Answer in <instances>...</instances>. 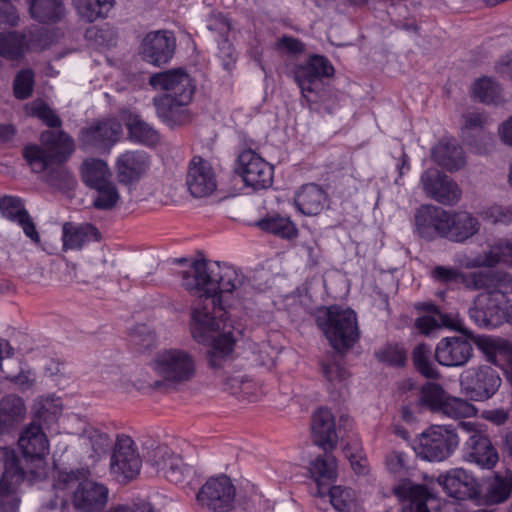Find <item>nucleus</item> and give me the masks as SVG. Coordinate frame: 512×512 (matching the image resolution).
<instances>
[{"label": "nucleus", "mask_w": 512, "mask_h": 512, "mask_svg": "<svg viewBox=\"0 0 512 512\" xmlns=\"http://www.w3.org/2000/svg\"><path fill=\"white\" fill-rule=\"evenodd\" d=\"M483 217L493 224L507 225L512 223V208L494 205L483 212Z\"/></svg>", "instance_id": "obj_57"}, {"label": "nucleus", "mask_w": 512, "mask_h": 512, "mask_svg": "<svg viewBox=\"0 0 512 512\" xmlns=\"http://www.w3.org/2000/svg\"><path fill=\"white\" fill-rule=\"evenodd\" d=\"M443 490L457 500L476 498L478 483L472 474L463 468H454L437 479Z\"/></svg>", "instance_id": "obj_22"}, {"label": "nucleus", "mask_w": 512, "mask_h": 512, "mask_svg": "<svg viewBox=\"0 0 512 512\" xmlns=\"http://www.w3.org/2000/svg\"><path fill=\"white\" fill-rule=\"evenodd\" d=\"M473 95L480 102L486 104H498L503 98L501 88L491 78H481L475 81L473 85Z\"/></svg>", "instance_id": "obj_49"}, {"label": "nucleus", "mask_w": 512, "mask_h": 512, "mask_svg": "<svg viewBox=\"0 0 512 512\" xmlns=\"http://www.w3.org/2000/svg\"><path fill=\"white\" fill-rule=\"evenodd\" d=\"M473 356L471 343L463 337H446L439 341L435 349V358L442 366L459 367L465 365Z\"/></svg>", "instance_id": "obj_21"}, {"label": "nucleus", "mask_w": 512, "mask_h": 512, "mask_svg": "<svg viewBox=\"0 0 512 512\" xmlns=\"http://www.w3.org/2000/svg\"><path fill=\"white\" fill-rule=\"evenodd\" d=\"M407 455L400 451H391L386 455L385 465L389 472L402 473L407 468Z\"/></svg>", "instance_id": "obj_63"}, {"label": "nucleus", "mask_w": 512, "mask_h": 512, "mask_svg": "<svg viewBox=\"0 0 512 512\" xmlns=\"http://www.w3.org/2000/svg\"><path fill=\"white\" fill-rule=\"evenodd\" d=\"M424 193L443 205H454L461 198L458 184L437 169H428L420 178Z\"/></svg>", "instance_id": "obj_16"}, {"label": "nucleus", "mask_w": 512, "mask_h": 512, "mask_svg": "<svg viewBox=\"0 0 512 512\" xmlns=\"http://www.w3.org/2000/svg\"><path fill=\"white\" fill-rule=\"evenodd\" d=\"M477 410L468 401L452 397L447 394L438 413L445 415L452 419L472 417L476 414Z\"/></svg>", "instance_id": "obj_48"}, {"label": "nucleus", "mask_w": 512, "mask_h": 512, "mask_svg": "<svg viewBox=\"0 0 512 512\" xmlns=\"http://www.w3.org/2000/svg\"><path fill=\"white\" fill-rule=\"evenodd\" d=\"M469 317L479 327L495 328L502 322L503 310L489 294L480 293L469 309Z\"/></svg>", "instance_id": "obj_26"}, {"label": "nucleus", "mask_w": 512, "mask_h": 512, "mask_svg": "<svg viewBox=\"0 0 512 512\" xmlns=\"http://www.w3.org/2000/svg\"><path fill=\"white\" fill-rule=\"evenodd\" d=\"M149 84L154 90L164 92L158 97L180 98L181 101H192L196 91L193 78L183 68L154 73L149 77Z\"/></svg>", "instance_id": "obj_13"}, {"label": "nucleus", "mask_w": 512, "mask_h": 512, "mask_svg": "<svg viewBox=\"0 0 512 512\" xmlns=\"http://www.w3.org/2000/svg\"><path fill=\"white\" fill-rule=\"evenodd\" d=\"M312 434L314 443L324 451H331L337 445L338 436L335 421L328 409H319L312 418Z\"/></svg>", "instance_id": "obj_28"}, {"label": "nucleus", "mask_w": 512, "mask_h": 512, "mask_svg": "<svg viewBox=\"0 0 512 512\" xmlns=\"http://www.w3.org/2000/svg\"><path fill=\"white\" fill-rule=\"evenodd\" d=\"M428 310L433 315H425L418 318L415 322L416 328L425 335L432 334L438 328L445 326L454 330L460 331L461 333L467 334L468 331L461 323V321L452 318L447 314L441 313L437 307L433 304L427 305Z\"/></svg>", "instance_id": "obj_34"}, {"label": "nucleus", "mask_w": 512, "mask_h": 512, "mask_svg": "<svg viewBox=\"0 0 512 512\" xmlns=\"http://www.w3.org/2000/svg\"><path fill=\"white\" fill-rule=\"evenodd\" d=\"M150 167V158L144 151H125L116 160V171L121 183L138 181Z\"/></svg>", "instance_id": "obj_24"}, {"label": "nucleus", "mask_w": 512, "mask_h": 512, "mask_svg": "<svg viewBox=\"0 0 512 512\" xmlns=\"http://www.w3.org/2000/svg\"><path fill=\"white\" fill-rule=\"evenodd\" d=\"M432 158L439 166L449 171L459 170L466 163L462 147L450 139H442L433 147Z\"/></svg>", "instance_id": "obj_31"}, {"label": "nucleus", "mask_w": 512, "mask_h": 512, "mask_svg": "<svg viewBox=\"0 0 512 512\" xmlns=\"http://www.w3.org/2000/svg\"><path fill=\"white\" fill-rule=\"evenodd\" d=\"M416 231L426 240L446 238L449 233V211L434 205L420 206L414 216Z\"/></svg>", "instance_id": "obj_17"}, {"label": "nucleus", "mask_w": 512, "mask_h": 512, "mask_svg": "<svg viewBox=\"0 0 512 512\" xmlns=\"http://www.w3.org/2000/svg\"><path fill=\"white\" fill-rule=\"evenodd\" d=\"M446 396L447 393L439 384L428 382L422 386L418 402L419 405L438 413Z\"/></svg>", "instance_id": "obj_47"}, {"label": "nucleus", "mask_w": 512, "mask_h": 512, "mask_svg": "<svg viewBox=\"0 0 512 512\" xmlns=\"http://www.w3.org/2000/svg\"><path fill=\"white\" fill-rule=\"evenodd\" d=\"M196 501L209 512H231L235 508L236 488L226 475L210 477L200 487Z\"/></svg>", "instance_id": "obj_9"}, {"label": "nucleus", "mask_w": 512, "mask_h": 512, "mask_svg": "<svg viewBox=\"0 0 512 512\" xmlns=\"http://www.w3.org/2000/svg\"><path fill=\"white\" fill-rule=\"evenodd\" d=\"M263 395L264 389L262 385L259 382L246 377L239 399L246 400L248 402H256L260 400Z\"/></svg>", "instance_id": "obj_62"}, {"label": "nucleus", "mask_w": 512, "mask_h": 512, "mask_svg": "<svg viewBox=\"0 0 512 512\" xmlns=\"http://www.w3.org/2000/svg\"><path fill=\"white\" fill-rule=\"evenodd\" d=\"M207 27L210 31L223 37L224 40H227V36L231 29L230 22L221 14H212L208 19Z\"/></svg>", "instance_id": "obj_64"}, {"label": "nucleus", "mask_w": 512, "mask_h": 512, "mask_svg": "<svg viewBox=\"0 0 512 512\" xmlns=\"http://www.w3.org/2000/svg\"><path fill=\"white\" fill-rule=\"evenodd\" d=\"M297 209L306 216L320 214L327 202V193L317 184H306L295 196Z\"/></svg>", "instance_id": "obj_30"}, {"label": "nucleus", "mask_w": 512, "mask_h": 512, "mask_svg": "<svg viewBox=\"0 0 512 512\" xmlns=\"http://www.w3.org/2000/svg\"><path fill=\"white\" fill-rule=\"evenodd\" d=\"M182 285L198 298L191 308L192 337L198 343L211 344L209 363L218 368L222 359L232 352L236 341L232 325L224 319L222 296L235 293L243 297L244 275L227 264L196 260L182 273Z\"/></svg>", "instance_id": "obj_1"}, {"label": "nucleus", "mask_w": 512, "mask_h": 512, "mask_svg": "<svg viewBox=\"0 0 512 512\" xmlns=\"http://www.w3.org/2000/svg\"><path fill=\"white\" fill-rule=\"evenodd\" d=\"M86 38L102 47L113 46L116 41L114 32L109 28L92 27L86 31Z\"/></svg>", "instance_id": "obj_58"}, {"label": "nucleus", "mask_w": 512, "mask_h": 512, "mask_svg": "<svg viewBox=\"0 0 512 512\" xmlns=\"http://www.w3.org/2000/svg\"><path fill=\"white\" fill-rule=\"evenodd\" d=\"M87 438L91 444L92 449L97 455L106 453L112 443L108 434L97 429L88 430Z\"/></svg>", "instance_id": "obj_60"}, {"label": "nucleus", "mask_w": 512, "mask_h": 512, "mask_svg": "<svg viewBox=\"0 0 512 512\" xmlns=\"http://www.w3.org/2000/svg\"><path fill=\"white\" fill-rule=\"evenodd\" d=\"M62 232L63 247L65 249H81L85 244L100 239L98 229L89 223L80 225L65 223L62 227Z\"/></svg>", "instance_id": "obj_33"}, {"label": "nucleus", "mask_w": 512, "mask_h": 512, "mask_svg": "<svg viewBox=\"0 0 512 512\" xmlns=\"http://www.w3.org/2000/svg\"><path fill=\"white\" fill-rule=\"evenodd\" d=\"M82 179L90 188L102 187L105 183L111 181V171L107 163L101 159H87L83 162Z\"/></svg>", "instance_id": "obj_40"}, {"label": "nucleus", "mask_w": 512, "mask_h": 512, "mask_svg": "<svg viewBox=\"0 0 512 512\" xmlns=\"http://www.w3.org/2000/svg\"><path fill=\"white\" fill-rule=\"evenodd\" d=\"M472 290H483L501 305L512 294V276L502 271L474 272Z\"/></svg>", "instance_id": "obj_23"}, {"label": "nucleus", "mask_w": 512, "mask_h": 512, "mask_svg": "<svg viewBox=\"0 0 512 512\" xmlns=\"http://www.w3.org/2000/svg\"><path fill=\"white\" fill-rule=\"evenodd\" d=\"M459 381L463 393L473 401L490 399L501 385L498 372L488 365L465 369L460 374Z\"/></svg>", "instance_id": "obj_10"}, {"label": "nucleus", "mask_w": 512, "mask_h": 512, "mask_svg": "<svg viewBox=\"0 0 512 512\" xmlns=\"http://www.w3.org/2000/svg\"><path fill=\"white\" fill-rule=\"evenodd\" d=\"M34 74L32 70L20 71L14 79V94L18 99L28 98L33 90Z\"/></svg>", "instance_id": "obj_56"}, {"label": "nucleus", "mask_w": 512, "mask_h": 512, "mask_svg": "<svg viewBox=\"0 0 512 512\" xmlns=\"http://www.w3.org/2000/svg\"><path fill=\"white\" fill-rule=\"evenodd\" d=\"M18 445L23 452L26 464L32 467L24 469L21 459L14 451H6L4 455L3 472L0 478V510L8 512L18 507L14 496L22 482L37 481L46 475L45 457L49 452L48 439L42 428L30 424L21 433Z\"/></svg>", "instance_id": "obj_2"}, {"label": "nucleus", "mask_w": 512, "mask_h": 512, "mask_svg": "<svg viewBox=\"0 0 512 512\" xmlns=\"http://www.w3.org/2000/svg\"><path fill=\"white\" fill-rule=\"evenodd\" d=\"M122 134V125L115 119L92 123L80 131L79 146L86 152L109 153Z\"/></svg>", "instance_id": "obj_12"}, {"label": "nucleus", "mask_w": 512, "mask_h": 512, "mask_svg": "<svg viewBox=\"0 0 512 512\" xmlns=\"http://www.w3.org/2000/svg\"><path fill=\"white\" fill-rule=\"evenodd\" d=\"M175 47L176 40L171 32L154 31L143 38L140 54L146 62L154 66H161L172 59Z\"/></svg>", "instance_id": "obj_18"}, {"label": "nucleus", "mask_w": 512, "mask_h": 512, "mask_svg": "<svg viewBox=\"0 0 512 512\" xmlns=\"http://www.w3.org/2000/svg\"><path fill=\"white\" fill-rule=\"evenodd\" d=\"M376 358L383 363L402 366L404 365L407 355L403 348L398 345L388 344L375 352Z\"/></svg>", "instance_id": "obj_53"}, {"label": "nucleus", "mask_w": 512, "mask_h": 512, "mask_svg": "<svg viewBox=\"0 0 512 512\" xmlns=\"http://www.w3.org/2000/svg\"><path fill=\"white\" fill-rule=\"evenodd\" d=\"M511 491V483L504 478L497 477L489 486L487 501L490 504L503 503L509 498Z\"/></svg>", "instance_id": "obj_54"}, {"label": "nucleus", "mask_w": 512, "mask_h": 512, "mask_svg": "<svg viewBox=\"0 0 512 512\" xmlns=\"http://www.w3.org/2000/svg\"><path fill=\"white\" fill-rule=\"evenodd\" d=\"M318 327L330 345L338 352H344L359 339V327L354 310L340 305H331L318 310Z\"/></svg>", "instance_id": "obj_4"}, {"label": "nucleus", "mask_w": 512, "mask_h": 512, "mask_svg": "<svg viewBox=\"0 0 512 512\" xmlns=\"http://www.w3.org/2000/svg\"><path fill=\"white\" fill-rule=\"evenodd\" d=\"M475 344L486 355L488 361L493 363H497L498 357L506 360L512 353V344L501 338L479 336L475 339Z\"/></svg>", "instance_id": "obj_42"}, {"label": "nucleus", "mask_w": 512, "mask_h": 512, "mask_svg": "<svg viewBox=\"0 0 512 512\" xmlns=\"http://www.w3.org/2000/svg\"><path fill=\"white\" fill-rule=\"evenodd\" d=\"M115 0H72L77 15L87 23L107 17Z\"/></svg>", "instance_id": "obj_39"}, {"label": "nucleus", "mask_w": 512, "mask_h": 512, "mask_svg": "<svg viewBox=\"0 0 512 512\" xmlns=\"http://www.w3.org/2000/svg\"><path fill=\"white\" fill-rule=\"evenodd\" d=\"M32 113L41 119L49 127H59L60 118L43 102H34L32 104Z\"/></svg>", "instance_id": "obj_61"}, {"label": "nucleus", "mask_w": 512, "mask_h": 512, "mask_svg": "<svg viewBox=\"0 0 512 512\" xmlns=\"http://www.w3.org/2000/svg\"><path fill=\"white\" fill-rule=\"evenodd\" d=\"M430 278L442 285L463 284L472 290L474 273L465 274L460 269L450 266L435 265L429 272Z\"/></svg>", "instance_id": "obj_41"}, {"label": "nucleus", "mask_w": 512, "mask_h": 512, "mask_svg": "<svg viewBox=\"0 0 512 512\" xmlns=\"http://www.w3.org/2000/svg\"><path fill=\"white\" fill-rule=\"evenodd\" d=\"M393 491L399 499L409 501L412 512H430L426 502L431 494L425 486L406 482L394 487Z\"/></svg>", "instance_id": "obj_38"}, {"label": "nucleus", "mask_w": 512, "mask_h": 512, "mask_svg": "<svg viewBox=\"0 0 512 512\" xmlns=\"http://www.w3.org/2000/svg\"><path fill=\"white\" fill-rule=\"evenodd\" d=\"M332 506L338 512H356L357 503L355 493L350 488L333 486L327 489Z\"/></svg>", "instance_id": "obj_50"}, {"label": "nucleus", "mask_w": 512, "mask_h": 512, "mask_svg": "<svg viewBox=\"0 0 512 512\" xmlns=\"http://www.w3.org/2000/svg\"><path fill=\"white\" fill-rule=\"evenodd\" d=\"M431 348L427 344H418L412 353V360L415 368L426 378L438 379L439 371L431 361Z\"/></svg>", "instance_id": "obj_46"}, {"label": "nucleus", "mask_w": 512, "mask_h": 512, "mask_svg": "<svg viewBox=\"0 0 512 512\" xmlns=\"http://www.w3.org/2000/svg\"><path fill=\"white\" fill-rule=\"evenodd\" d=\"M238 172L245 185L254 190L266 189L272 185L273 166L251 149L239 154Z\"/></svg>", "instance_id": "obj_15"}, {"label": "nucleus", "mask_w": 512, "mask_h": 512, "mask_svg": "<svg viewBox=\"0 0 512 512\" xmlns=\"http://www.w3.org/2000/svg\"><path fill=\"white\" fill-rule=\"evenodd\" d=\"M294 78L298 84L302 96L309 103H316L320 99L323 90L322 79L334 75V67L324 56H310L304 63L294 68Z\"/></svg>", "instance_id": "obj_7"}, {"label": "nucleus", "mask_w": 512, "mask_h": 512, "mask_svg": "<svg viewBox=\"0 0 512 512\" xmlns=\"http://www.w3.org/2000/svg\"><path fill=\"white\" fill-rule=\"evenodd\" d=\"M322 374L327 382L329 390H342L349 378V372L336 360H328L323 362Z\"/></svg>", "instance_id": "obj_45"}, {"label": "nucleus", "mask_w": 512, "mask_h": 512, "mask_svg": "<svg viewBox=\"0 0 512 512\" xmlns=\"http://www.w3.org/2000/svg\"><path fill=\"white\" fill-rule=\"evenodd\" d=\"M153 369L167 385H182L196 376L197 360L188 350L164 349L156 354Z\"/></svg>", "instance_id": "obj_5"}, {"label": "nucleus", "mask_w": 512, "mask_h": 512, "mask_svg": "<svg viewBox=\"0 0 512 512\" xmlns=\"http://www.w3.org/2000/svg\"><path fill=\"white\" fill-rule=\"evenodd\" d=\"M142 460L133 439L119 435L110 459V473L120 483L134 479L140 472Z\"/></svg>", "instance_id": "obj_11"}, {"label": "nucleus", "mask_w": 512, "mask_h": 512, "mask_svg": "<svg viewBox=\"0 0 512 512\" xmlns=\"http://www.w3.org/2000/svg\"><path fill=\"white\" fill-rule=\"evenodd\" d=\"M501 262L512 265V240L500 239L483 256H478L468 262L466 267L494 266Z\"/></svg>", "instance_id": "obj_36"}, {"label": "nucleus", "mask_w": 512, "mask_h": 512, "mask_svg": "<svg viewBox=\"0 0 512 512\" xmlns=\"http://www.w3.org/2000/svg\"><path fill=\"white\" fill-rule=\"evenodd\" d=\"M486 122V118L480 113H467L464 115L463 133L469 130L479 129V138L481 145L469 141V145L475 148L478 154H484L491 150L493 138L489 133L482 130V126Z\"/></svg>", "instance_id": "obj_43"}, {"label": "nucleus", "mask_w": 512, "mask_h": 512, "mask_svg": "<svg viewBox=\"0 0 512 512\" xmlns=\"http://www.w3.org/2000/svg\"><path fill=\"white\" fill-rule=\"evenodd\" d=\"M32 19L42 24L57 23L65 16L62 0H27Z\"/></svg>", "instance_id": "obj_35"}, {"label": "nucleus", "mask_w": 512, "mask_h": 512, "mask_svg": "<svg viewBox=\"0 0 512 512\" xmlns=\"http://www.w3.org/2000/svg\"><path fill=\"white\" fill-rule=\"evenodd\" d=\"M448 229L446 238L461 243L478 233L480 223L468 212H449Z\"/></svg>", "instance_id": "obj_32"}, {"label": "nucleus", "mask_w": 512, "mask_h": 512, "mask_svg": "<svg viewBox=\"0 0 512 512\" xmlns=\"http://www.w3.org/2000/svg\"><path fill=\"white\" fill-rule=\"evenodd\" d=\"M40 141L43 148L29 145L23 150L24 158L31 169L36 173H41L56 164V169L49 172L47 181L53 186L69 185L73 180L72 176L61 164L73 153L74 140L63 131L46 130L41 133Z\"/></svg>", "instance_id": "obj_3"}, {"label": "nucleus", "mask_w": 512, "mask_h": 512, "mask_svg": "<svg viewBox=\"0 0 512 512\" xmlns=\"http://www.w3.org/2000/svg\"><path fill=\"white\" fill-rule=\"evenodd\" d=\"M191 101L180 98L154 97L153 104L158 117L170 127L187 124L191 120L187 106Z\"/></svg>", "instance_id": "obj_27"}, {"label": "nucleus", "mask_w": 512, "mask_h": 512, "mask_svg": "<svg viewBox=\"0 0 512 512\" xmlns=\"http://www.w3.org/2000/svg\"><path fill=\"white\" fill-rule=\"evenodd\" d=\"M0 212L3 217L20 225L24 234L31 241L36 244L40 243V235L36 230L35 223L25 209L21 199L13 196L0 198Z\"/></svg>", "instance_id": "obj_25"}, {"label": "nucleus", "mask_w": 512, "mask_h": 512, "mask_svg": "<svg viewBox=\"0 0 512 512\" xmlns=\"http://www.w3.org/2000/svg\"><path fill=\"white\" fill-rule=\"evenodd\" d=\"M146 445L147 452L144 455L146 461L155 467L157 473H162L174 452L168 446L156 445L153 441H148Z\"/></svg>", "instance_id": "obj_51"}, {"label": "nucleus", "mask_w": 512, "mask_h": 512, "mask_svg": "<svg viewBox=\"0 0 512 512\" xmlns=\"http://www.w3.org/2000/svg\"><path fill=\"white\" fill-rule=\"evenodd\" d=\"M458 444V435L449 426L432 425L421 433L415 451L425 460L443 461L455 451Z\"/></svg>", "instance_id": "obj_8"}, {"label": "nucleus", "mask_w": 512, "mask_h": 512, "mask_svg": "<svg viewBox=\"0 0 512 512\" xmlns=\"http://www.w3.org/2000/svg\"><path fill=\"white\" fill-rule=\"evenodd\" d=\"M20 16L17 9L9 1L0 0V28H12L18 26Z\"/></svg>", "instance_id": "obj_59"}, {"label": "nucleus", "mask_w": 512, "mask_h": 512, "mask_svg": "<svg viewBox=\"0 0 512 512\" xmlns=\"http://www.w3.org/2000/svg\"><path fill=\"white\" fill-rule=\"evenodd\" d=\"M40 36L33 32H0V56L11 61L22 59L27 52L42 50Z\"/></svg>", "instance_id": "obj_19"}, {"label": "nucleus", "mask_w": 512, "mask_h": 512, "mask_svg": "<svg viewBox=\"0 0 512 512\" xmlns=\"http://www.w3.org/2000/svg\"><path fill=\"white\" fill-rule=\"evenodd\" d=\"M186 184L194 197L200 198L212 194L217 187V182L210 163L201 157H194L189 165Z\"/></svg>", "instance_id": "obj_20"}, {"label": "nucleus", "mask_w": 512, "mask_h": 512, "mask_svg": "<svg viewBox=\"0 0 512 512\" xmlns=\"http://www.w3.org/2000/svg\"><path fill=\"white\" fill-rule=\"evenodd\" d=\"M256 226L267 233L285 240L295 239L298 235L296 224L287 216L269 214L256 222Z\"/></svg>", "instance_id": "obj_37"}, {"label": "nucleus", "mask_w": 512, "mask_h": 512, "mask_svg": "<svg viewBox=\"0 0 512 512\" xmlns=\"http://www.w3.org/2000/svg\"><path fill=\"white\" fill-rule=\"evenodd\" d=\"M131 140L147 146H153L159 141L158 132L148 123L134 116L126 124Z\"/></svg>", "instance_id": "obj_44"}, {"label": "nucleus", "mask_w": 512, "mask_h": 512, "mask_svg": "<svg viewBox=\"0 0 512 512\" xmlns=\"http://www.w3.org/2000/svg\"><path fill=\"white\" fill-rule=\"evenodd\" d=\"M95 190L97 191V196L93 204L98 209H111L119 200V193L112 180L102 185V187L95 188Z\"/></svg>", "instance_id": "obj_52"}, {"label": "nucleus", "mask_w": 512, "mask_h": 512, "mask_svg": "<svg viewBox=\"0 0 512 512\" xmlns=\"http://www.w3.org/2000/svg\"><path fill=\"white\" fill-rule=\"evenodd\" d=\"M189 473V468L184 465L181 457L175 453L170 458L168 466L162 471V475L170 482L179 484L184 481Z\"/></svg>", "instance_id": "obj_55"}, {"label": "nucleus", "mask_w": 512, "mask_h": 512, "mask_svg": "<svg viewBox=\"0 0 512 512\" xmlns=\"http://www.w3.org/2000/svg\"><path fill=\"white\" fill-rule=\"evenodd\" d=\"M309 473L317 486L316 495L324 496V489H328L330 483L335 481L337 477L336 458L329 453L317 456L310 463Z\"/></svg>", "instance_id": "obj_29"}, {"label": "nucleus", "mask_w": 512, "mask_h": 512, "mask_svg": "<svg viewBox=\"0 0 512 512\" xmlns=\"http://www.w3.org/2000/svg\"><path fill=\"white\" fill-rule=\"evenodd\" d=\"M458 428L470 434L466 442V460L482 469H493L499 461V455L489 438L481 434L471 421L459 422Z\"/></svg>", "instance_id": "obj_14"}, {"label": "nucleus", "mask_w": 512, "mask_h": 512, "mask_svg": "<svg viewBox=\"0 0 512 512\" xmlns=\"http://www.w3.org/2000/svg\"><path fill=\"white\" fill-rule=\"evenodd\" d=\"M84 474L80 471L60 472L56 487L58 489H71L75 487L72 495V504L80 512H96L101 510L108 500V489L91 480L80 481Z\"/></svg>", "instance_id": "obj_6"}]
</instances>
